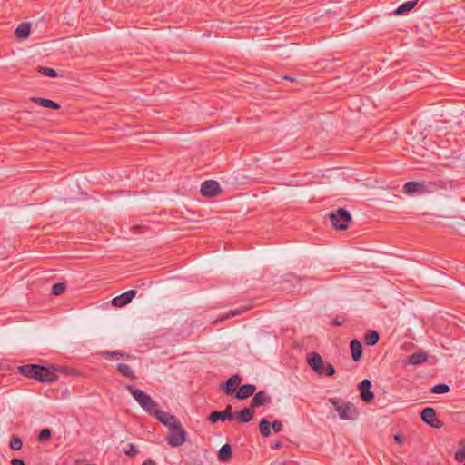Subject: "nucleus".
<instances>
[{
	"label": "nucleus",
	"mask_w": 465,
	"mask_h": 465,
	"mask_svg": "<svg viewBox=\"0 0 465 465\" xmlns=\"http://www.w3.org/2000/svg\"><path fill=\"white\" fill-rule=\"evenodd\" d=\"M247 311H248V307H241V308H237L235 310H232L229 312L223 314L221 317V320L230 319V318L241 315V314H242L243 312H245Z\"/></svg>",
	"instance_id": "nucleus-29"
},
{
	"label": "nucleus",
	"mask_w": 465,
	"mask_h": 465,
	"mask_svg": "<svg viewBox=\"0 0 465 465\" xmlns=\"http://www.w3.org/2000/svg\"><path fill=\"white\" fill-rule=\"evenodd\" d=\"M38 72L41 73L43 75L48 76L51 78L56 77L58 75L57 72L54 69L50 68V67L39 66Z\"/></svg>",
	"instance_id": "nucleus-34"
},
{
	"label": "nucleus",
	"mask_w": 465,
	"mask_h": 465,
	"mask_svg": "<svg viewBox=\"0 0 465 465\" xmlns=\"http://www.w3.org/2000/svg\"><path fill=\"white\" fill-rule=\"evenodd\" d=\"M282 446V443L281 441H277L273 444L274 449H280Z\"/></svg>",
	"instance_id": "nucleus-43"
},
{
	"label": "nucleus",
	"mask_w": 465,
	"mask_h": 465,
	"mask_svg": "<svg viewBox=\"0 0 465 465\" xmlns=\"http://www.w3.org/2000/svg\"><path fill=\"white\" fill-rule=\"evenodd\" d=\"M128 449H124V453L128 457H134L138 453L137 447L134 443L127 444Z\"/></svg>",
	"instance_id": "nucleus-36"
},
{
	"label": "nucleus",
	"mask_w": 465,
	"mask_h": 465,
	"mask_svg": "<svg viewBox=\"0 0 465 465\" xmlns=\"http://www.w3.org/2000/svg\"><path fill=\"white\" fill-rule=\"evenodd\" d=\"M402 192L409 195L431 193L428 181H410L403 185Z\"/></svg>",
	"instance_id": "nucleus-6"
},
{
	"label": "nucleus",
	"mask_w": 465,
	"mask_h": 465,
	"mask_svg": "<svg viewBox=\"0 0 465 465\" xmlns=\"http://www.w3.org/2000/svg\"><path fill=\"white\" fill-rule=\"evenodd\" d=\"M254 416V411L252 406L244 408L236 412V420L239 423H247L252 420Z\"/></svg>",
	"instance_id": "nucleus-17"
},
{
	"label": "nucleus",
	"mask_w": 465,
	"mask_h": 465,
	"mask_svg": "<svg viewBox=\"0 0 465 465\" xmlns=\"http://www.w3.org/2000/svg\"><path fill=\"white\" fill-rule=\"evenodd\" d=\"M136 294L137 292L135 290H129L126 292L113 298L112 304L114 307H124L130 303Z\"/></svg>",
	"instance_id": "nucleus-11"
},
{
	"label": "nucleus",
	"mask_w": 465,
	"mask_h": 465,
	"mask_svg": "<svg viewBox=\"0 0 465 465\" xmlns=\"http://www.w3.org/2000/svg\"><path fill=\"white\" fill-rule=\"evenodd\" d=\"M454 459L458 462H462L465 460V440H461L459 442V449L454 454Z\"/></svg>",
	"instance_id": "nucleus-27"
},
{
	"label": "nucleus",
	"mask_w": 465,
	"mask_h": 465,
	"mask_svg": "<svg viewBox=\"0 0 465 465\" xmlns=\"http://www.w3.org/2000/svg\"><path fill=\"white\" fill-rule=\"evenodd\" d=\"M350 349L351 351L352 360L354 361H359L362 357V346L361 343L356 340L353 339L350 342Z\"/></svg>",
	"instance_id": "nucleus-18"
},
{
	"label": "nucleus",
	"mask_w": 465,
	"mask_h": 465,
	"mask_svg": "<svg viewBox=\"0 0 465 465\" xmlns=\"http://www.w3.org/2000/svg\"><path fill=\"white\" fill-rule=\"evenodd\" d=\"M450 391V386L443 383L436 384L430 389V392L433 394H444L449 392Z\"/></svg>",
	"instance_id": "nucleus-30"
},
{
	"label": "nucleus",
	"mask_w": 465,
	"mask_h": 465,
	"mask_svg": "<svg viewBox=\"0 0 465 465\" xmlns=\"http://www.w3.org/2000/svg\"><path fill=\"white\" fill-rule=\"evenodd\" d=\"M124 359H126V360H129V359H132L133 356L128 354V353H125V355L123 357Z\"/></svg>",
	"instance_id": "nucleus-46"
},
{
	"label": "nucleus",
	"mask_w": 465,
	"mask_h": 465,
	"mask_svg": "<svg viewBox=\"0 0 465 465\" xmlns=\"http://www.w3.org/2000/svg\"><path fill=\"white\" fill-rule=\"evenodd\" d=\"M116 369L123 377L130 381L136 380V375L129 365L125 363H118Z\"/></svg>",
	"instance_id": "nucleus-21"
},
{
	"label": "nucleus",
	"mask_w": 465,
	"mask_h": 465,
	"mask_svg": "<svg viewBox=\"0 0 465 465\" xmlns=\"http://www.w3.org/2000/svg\"><path fill=\"white\" fill-rule=\"evenodd\" d=\"M307 362L309 366L319 375L323 374L324 362L320 354L317 352H312L308 358Z\"/></svg>",
	"instance_id": "nucleus-10"
},
{
	"label": "nucleus",
	"mask_w": 465,
	"mask_h": 465,
	"mask_svg": "<svg viewBox=\"0 0 465 465\" xmlns=\"http://www.w3.org/2000/svg\"><path fill=\"white\" fill-rule=\"evenodd\" d=\"M142 228H143V226L136 225V226H134V227H133V230H134V232H136V231H138L139 229H142Z\"/></svg>",
	"instance_id": "nucleus-45"
},
{
	"label": "nucleus",
	"mask_w": 465,
	"mask_h": 465,
	"mask_svg": "<svg viewBox=\"0 0 465 465\" xmlns=\"http://www.w3.org/2000/svg\"><path fill=\"white\" fill-rule=\"evenodd\" d=\"M31 100L35 104H36L40 106L45 107V108H50V109H54V110H58L61 108V105L58 103H56L53 100L46 99V98L33 97Z\"/></svg>",
	"instance_id": "nucleus-19"
},
{
	"label": "nucleus",
	"mask_w": 465,
	"mask_h": 465,
	"mask_svg": "<svg viewBox=\"0 0 465 465\" xmlns=\"http://www.w3.org/2000/svg\"><path fill=\"white\" fill-rule=\"evenodd\" d=\"M329 219L336 230H345L351 221V215L346 209L339 208L337 211L329 213Z\"/></svg>",
	"instance_id": "nucleus-5"
},
{
	"label": "nucleus",
	"mask_w": 465,
	"mask_h": 465,
	"mask_svg": "<svg viewBox=\"0 0 465 465\" xmlns=\"http://www.w3.org/2000/svg\"><path fill=\"white\" fill-rule=\"evenodd\" d=\"M428 182H429V187H430L431 193H435L439 190H446L448 187V183H449L447 181H444L441 179H437L434 181H428Z\"/></svg>",
	"instance_id": "nucleus-26"
},
{
	"label": "nucleus",
	"mask_w": 465,
	"mask_h": 465,
	"mask_svg": "<svg viewBox=\"0 0 465 465\" xmlns=\"http://www.w3.org/2000/svg\"><path fill=\"white\" fill-rule=\"evenodd\" d=\"M66 290V285L65 283L64 282H57V283H54L53 286H52V294L54 295V296H58V295H61L62 293H64Z\"/></svg>",
	"instance_id": "nucleus-32"
},
{
	"label": "nucleus",
	"mask_w": 465,
	"mask_h": 465,
	"mask_svg": "<svg viewBox=\"0 0 465 465\" xmlns=\"http://www.w3.org/2000/svg\"><path fill=\"white\" fill-rule=\"evenodd\" d=\"M18 372L24 377L34 379L40 382H53L58 377L55 371L58 369L54 365L44 366L40 364H25L17 367Z\"/></svg>",
	"instance_id": "nucleus-1"
},
{
	"label": "nucleus",
	"mask_w": 465,
	"mask_h": 465,
	"mask_svg": "<svg viewBox=\"0 0 465 465\" xmlns=\"http://www.w3.org/2000/svg\"><path fill=\"white\" fill-rule=\"evenodd\" d=\"M323 373H325L328 377H332L335 374V368L332 364L327 363L324 365V371Z\"/></svg>",
	"instance_id": "nucleus-37"
},
{
	"label": "nucleus",
	"mask_w": 465,
	"mask_h": 465,
	"mask_svg": "<svg viewBox=\"0 0 465 465\" xmlns=\"http://www.w3.org/2000/svg\"><path fill=\"white\" fill-rule=\"evenodd\" d=\"M371 382L368 379H364L359 384L358 388L361 393V398L365 402H371L374 399V393L371 391Z\"/></svg>",
	"instance_id": "nucleus-12"
},
{
	"label": "nucleus",
	"mask_w": 465,
	"mask_h": 465,
	"mask_svg": "<svg viewBox=\"0 0 465 465\" xmlns=\"http://www.w3.org/2000/svg\"><path fill=\"white\" fill-rule=\"evenodd\" d=\"M272 401V398L268 396L265 391H258L252 398L251 406L252 408H256L260 406H264L269 404Z\"/></svg>",
	"instance_id": "nucleus-15"
},
{
	"label": "nucleus",
	"mask_w": 465,
	"mask_h": 465,
	"mask_svg": "<svg viewBox=\"0 0 465 465\" xmlns=\"http://www.w3.org/2000/svg\"><path fill=\"white\" fill-rule=\"evenodd\" d=\"M427 360H428L427 353H425L423 351H419V352H414V353L411 354L408 357V360L405 363L411 364V365H419V364H421V363L427 361Z\"/></svg>",
	"instance_id": "nucleus-20"
},
{
	"label": "nucleus",
	"mask_w": 465,
	"mask_h": 465,
	"mask_svg": "<svg viewBox=\"0 0 465 465\" xmlns=\"http://www.w3.org/2000/svg\"><path fill=\"white\" fill-rule=\"evenodd\" d=\"M153 415L162 423L163 424L164 426H168L169 428H171V424L173 422H179V420H176V418L168 413V412H165L162 410H157L155 409V411L153 412Z\"/></svg>",
	"instance_id": "nucleus-14"
},
{
	"label": "nucleus",
	"mask_w": 465,
	"mask_h": 465,
	"mask_svg": "<svg viewBox=\"0 0 465 465\" xmlns=\"http://www.w3.org/2000/svg\"><path fill=\"white\" fill-rule=\"evenodd\" d=\"M242 381V377L240 375H232L226 382H224L222 386L223 391L225 394L231 395L234 392H236V388L239 386V384Z\"/></svg>",
	"instance_id": "nucleus-13"
},
{
	"label": "nucleus",
	"mask_w": 465,
	"mask_h": 465,
	"mask_svg": "<svg viewBox=\"0 0 465 465\" xmlns=\"http://www.w3.org/2000/svg\"><path fill=\"white\" fill-rule=\"evenodd\" d=\"M404 440V437L401 434L394 435V440L398 443H403Z\"/></svg>",
	"instance_id": "nucleus-40"
},
{
	"label": "nucleus",
	"mask_w": 465,
	"mask_h": 465,
	"mask_svg": "<svg viewBox=\"0 0 465 465\" xmlns=\"http://www.w3.org/2000/svg\"><path fill=\"white\" fill-rule=\"evenodd\" d=\"M421 420L434 429L442 427V422L438 419L436 411L431 407L424 408L420 412Z\"/></svg>",
	"instance_id": "nucleus-7"
},
{
	"label": "nucleus",
	"mask_w": 465,
	"mask_h": 465,
	"mask_svg": "<svg viewBox=\"0 0 465 465\" xmlns=\"http://www.w3.org/2000/svg\"><path fill=\"white\" fill-rule=\"evenodd\" d=\"M142 465H156V462L152 459H147Z\"/></svg>",
	"instance_id": "nucleus-41"
},
{
	"label": "nucleus",
	"mask_w": 465,
	"mask_h": 465,
	"mask_svg": "<svg viewBox=\"0 0 465 465\" xmlns=\"http://www.w3.org/2000/svg\"><path fill=\"white\" fill-rule=\"evenodd\" d=\"M259 429H260L261 434L263 437L267 438L271 435V423L267 420L262 419L260 421Z\"/></svg>",
	"instance_id": "nucleus-28"
},
{
	"label": "nucleus",
	"mask_w": 465,
	"mask_h": 465,
	"mask_svg": "<svg viewBox=\"0 0 465 465\" xmlns=\"http://www.w3.org/2000/svg\"><path fill=\"white\" fill-rule=\"evenodd\" d=\"M271 426L275 433H278L282 430V423L280 420H275Z\"/></svg>",
	"instance_id": "nucleus-38"
},
{
	"label": "nucleus",
	"mask_w": 465,
	"mask_h": 465,
	"mask_svg": "<svg viewBox=\"0 0 465 465\" xmlns=\"http://www.w3.org/2000/svg\"><path fill=\"white\" fill-rule=\"evenodd\" d=\"M15 35L17 38L26 39L30 35V25L26 23L20 24L15 31Z\"/></svg>",
	"instance_id": "nucleus-25"
},
{
	"label": "nucleus",
	"mask_w": 465,
	"mask_h": 465,
	"mask_svg": "<svg viewBox=\"0 0 465 465\" xmlns=\"http://www.w3.org/2000/svg\"><path fill=\"white\" fill-rule=\"evenodd\" d=\"M329 401L333 405L341 420H355L358 411L354 405L351 402H341L338 398H330Z\"/></svg>",
	"instance_id": "nucleus-3"
},
{
	"label": "nucleus",
	"mask_w": 465,
	"mask_h": 465,
	"mask_svg": "<svg viewBox=\"0 0 465 465\" xmlns=\"http://www.w3.org/2000/svg\"><path fill=\"white\" fill-rule=\"evenodd\" d=\"M51 430L48 428L42 429L38 434V440L43 441H48L51 438Z\"/></svg>",
	"instance_id": "nucleus-35"
},
{
	"label": "nucleus",
	"mask_w": 465,
	"mask_h": 465,
	"mask_svg": "<svg viewBox=\"0 0 465 465\" xmlns=\"http://www.w3.org/2000/svg\"><path fill=\"white\" fill-rule=\"evenodd\" d=\"M418 1L419 0H411V1L402 3L396 8V10L394 11V14L396 15H402L410 12L416 6V5L418 4Z\"/></svg>",
	"instance_id": "nucleus-22"
},
{
	"label": "nucleus",
	"mask_w": 465,
	"mask_h": 465,
	"mask_svg": "<svg viewBox=\"0 0 465 465\" xmlns=\"http://www.w3.org/2000/svg\"><path fill=\"white\" fill-rule=\"evenodd\" d=\"M10 465H25V461L20 458H13L10 461Z\"/></svg>",
	"instance_id": "nucleus-39"
},
{
	"label": "nucleus",
	"mask_w": 465,
	"mask_h": 465,
	"mask_svg": "<svg viewBox=\"0 0 465 465\" xmlns=\"http://www.w3.org/2000/svg\"><path fill=\"white\" fill-rule=\"evenodd\" d=\"M101 355L104 357L105 359L112 360L114 358H120L124 357L125 355V352L120 351H104L101 352Z\"/></svg>",
	"instance_id": "nucleus-33"
},
{
	"label": "nucleus",
	"mask_w": 465,
	"mask_h": 465,
	"mask_svg": "<svg viewBox=\"0 0 465 465\" xmlns=\"http://www.w3.org/2000/svg\"><path fill=\"white\" fill-rule=\"evenodd\" d=\"M200 191L203 196L213 197L220 193L221 187L218 182L207 180L202 183Z\"/></svg>",
	"instance_id": "nucleus-8"
},
{
	"label": "nucleus",
	"mask_w": 465,
	"mask_h": 465,
	"mask_svg": "<svg viewBox=\"0 0 465 465\" xmlns=\"http://www.w3.org/2000/svg\"><path fill=\"white\" fill-rule=\"evenodd\" d=\"M380 340V334L375 330H368L364 335V342L368 346H374Z\"/></svg>",
	"instance_id": "nucleus-23"
},
{
	"label": "nucleus",
	"mask_w": 465,
	"mask_h": 465,
	"mask_svg": "<svg viewBox=\"0 0 465 465\" xmlns=\"http://www.w3.org/2000/svg\"><path fill=\"white\" fill-rule=\"evenodd\" d=\"M342 324V322L339 321L338 319H334L332 321V325L333 326H341Z\"/></svg>",
	"instance_id": "nucleus-42"
},
{
	"label": "nucleus",
	"mask_w": 465,
	"mask_h": 465,
	"mask_svg": "<svg viewBox=\"0 0 465 465\" xmlns=\"http://www.w3.org/2000/svg\"><path fill=\"white\" fill-rule=\"evenodd\" d=\"M233 415L232 413V406L227 405L226 408L222 411H213L210 413L208 420L211 423H216L218 420L224 421L226 420H232Z\"/></svg>",
	"instance_id": "nucleus-9"
},
{
	"label": "nucleus",
	"mask_w": 465,
	"mask_h": 465,
	"mask_svg": "<svg viewBox=\"0 0 465 465\" xmlns=\"http://www.w3.org/2000/svg\"><path fill=\"white\" fill-rule=\"evenodd\" d=\"M232 458V448L229 444L223 445L218 451V460L226 462Z\"/></svg>",
	"instance_id": "nucleus-24"
},
{
	"label": "nucleus",
	"mask_w": 465,
	"mask_h": 465,
	"mask_svg": "<svg viewBox=\"0 0 465 465\" xmlns=\"http://www.w3.org/2000/svg\"><path fill=\"white\" fill-rule=\"evenodd\" d=\"M186 440V431L181 422H173L166 435V441L171 447H180Z\"/></svg>",
	"instance_id": "nucleus-4"
},
{
	"label": "nucleus",
	"mask_w": 465,
	"mask_h": 465,
	"mask_svg": "<svg viewBox=\"0 0 465 465\" xmlns=\"http://www.w3.org/2000/svg\"><path fill=\"white\" fill-rule=\"evenodd\" d=\"M282 79H284V80H290V81H292V82H293V81H295L293 78H292V77H290V76H288V75H284V76H282Z\"/></svg>",
	"instance_id": "nucleus-44"
},
{
	"label": "nucleus",
	"mask_w": 465,
	"mask_h": 465,
	"mask_svg": "<svg viewBox=\"0 0 465 465\" xmlns=\"http://www.w3.org/2000/svg\"><path fill=\"white\" fill-rule=\"evenodd\" d=\"M126 390L132 394L134 400L147 413L153 415V412L155 411L158 405L157 402H155L143 390L137 389L134 385H127Z\"/></svg>",
	"instance_id": "nucleus-2"
},
{
	"label": "nucleus",
	"mask_w": 465,
	"mask_h": 465,
	"mask_svg": "<svg viewBox=\"0 0 465 465\" xmlns=\"http://www.w3.org/2000/svg\"><path fill=\"white\" fill-rule=\"evenodd\" d=\"M22 446L23 442L21 438L17 435H13L9 442L10 449L13 450H19L22 449Z\"/></svg>",
	"instance_id": "nucleus-31"
},
{
	"label": "nucleus",
	"mask_w": 465,
	"mask_h": 465,
	"mask_svg": "<svg viewBox=\"0 0 465 465\" xmlns=\"http://www.w3.org/2000/svg\"><path fill=\"white\" fill-rule=\"evenodd\" d=\"M256 391V386L253 384H243L240 386L235 392V398L238 400H244L251 397Z\"/></svg>",
	"instance_id": "nucleus-16"
}]
</instances>
